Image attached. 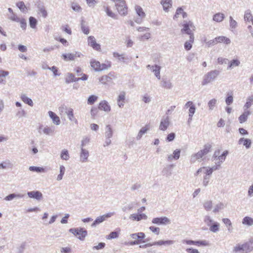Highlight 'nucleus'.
<instances>
[{"instance_id":"nucleus-23","label":"nucleus","mask_w":253,"mask_h":253,"mask_svg":"<svg viewBox=\"0 0 253 253\" xmlns=\"http://www.w3.org/2000/svg\"><path fill=\"white\" fill-rule=\"evenodd\" d=\"M228 66L227 69H231L235 67L239 66L240 64V61L237 59H234L228 63Z\"/></svg>"},{"instance_id":"nucleus-48","label":"nucleus","mask_w":253,"mask_h":253,"mask_svg":"<svg viewBox=\"0 0 253 253\" xmlns=\"http://www.w3.org/2000/svg\"><path fill=\"white\" fill-rule=\"evenodd\" d=\"M217 103V100L216 99H212L210 100L208 103V107L210 110H212Z\"/></svg>"},{"instance_id":"nucleus-57","label":"nucleus","mask_w":253,"mask_h":253,"mask_svg":"<svg viewBox=\"0 0 253 253\" xmlns=\"http://www.w3.org/2000/svg\"><path fill=\"white\" fill-rule=\"evenodd\" d=\"M228 151L226 150V151H224L221 155H219V156L218 157L217 160H219L221 162L223 163L225 161L226 157L227 155H228Z\"/></svg>"},{"instance_id":"nucleus-27","label":"nucleus","mask_w":253,"mask_h":253,"mask_svg":"<svg viewBox=\"0 0 253 253\" xmlns=\"http://www.w3.org/2000/svg\"><path fill=\"white\" fill-rule=\"evenodd\" d=\"M204 156H205L202 151H199L197 153L192 155L191 157V162L192 163L195 162L196 161L202 158Z\"/></svg>"},{"instance_id":"nucleus-26","label":"nucleus","mask_w":253,"mask_h":253,"mask_svg":"<svg viewBox=\"0 0 253 253\" xmlns=\"http://www.w3.org/2000/svg\"><path fill=\"white\" fill-rule=\"evenodd\" d=\"M21 99L26 104H28L30 106H33L32 100L28 97L25 94H22L20 96Z\"/></svg>"},{"instance_id":"nucleus-29","label":"nucleus","mask_w":253,"mask_h":253,"mask_svg":"<svg viewBox=\"0 0 253 253\" xmlns=\"http://www.w3.org/2000/svg\"><path fill=\"white\" fill-rule=\"evenodd\" d=\"M135 10L139 17H140L141 18H144L146 14L141 6L139 5H136L135 6Z\"/></svg>"},{"instance_id":"nucleus-53","label":"nucleus","mask_w":253,"mask_h":253,"mask_svg":"<svg viewBox=\"0 0 253 253\" xmlns=\"http://www.w3.org/2000/svg\"><path fill=\"white\" fill-rule=\"evenodd\" d=\"M71 7H72V9L76 12H79L81 11V10H82L81 7L80 6V5L79 4H78L77 3H76V2L72 3Z\"/></svg>"},{"instance_id":"nucleus-58","label":"nucleus","mask_w":253,"mask_h":253,"mask_svg":"<svg viewBox=\"0 0 253 253\" xmlns=\"http://www.w3.org/2000/svg\"><path fill=\"white\" fill-rule=\"evenodd\" d=\"M84 21L83 20L81 23V29L83 32L85 34L88 35L89 33V30L87 27H86L84 24Z\"/></svg>"},{"instance_id":"nucleus-61","label":"nucleus","mask_w":253,"mask_h":253,"mask_svg":"<svg viewBox=\"0 0 253 253\" xmlns=\"http://www.w3.org/2000/svg\"><path fill=\"white\" fill-rule=\"evenodd\" d=\"M252 17H253V16L252 15L251 11L249 10H247L245 13L244 20L245 21H250Z\"/></svg>"},{"instance_id":"nucleus-22","label":"nucleus","mask_w":253,"mask_h":253,"mask_svg":"<svg viewBox=\"0 0 253 253\" xmlns=\"http://www.w3.org/2000/svg\"><path fill=\"white\" fill-rule=\"evenodd\" d=\"M194 36L189 37V40L184 43V48L187 50H189L192 47V43L194 42Z\"/></svg>"},{"instance_id":"nucleus-50","label":"nucleus","mask_w":253,"mask_h":253,"mask_svg":"<svg viewBox=\"0 0 253 253\" xmlns=\"http://www.w3.org/2000/svg\"><path fill=\"white\" fill-rule=\"evenodd\" d=\"M29 24H30V27L32 28H33V29L35 28L36 27V25L37 24V19L33 17H32V16L30 17L29 18Z\"/></svg>"},{"instance_id":"nucleus-25","label":"nucleus","mask_w":253,"mask_h":253,"mask_svg":"<svg viewBox=\"0 0 253 253\" xmlns=\"http://www.w3.org/2000/svg\"><path fill=\"white\" fill-rule=\"evenodd\" d=\"M217 43L223 42L226 44L230 43V40L224 36H219L216 38Z\"/></svg>"},{"instance_id":"nucleus-20","label":"nucleus","mask_w":253,"mask_h":253,"mask_svg":"<svg viewBox=\"0 0 253 253\" xmlns=\"http://www.w3.org/2000/svg\"><path fill=\"white\" fill-rule=\"evenodd\" d=\"M161 85L163 87L168 89H171L173 86L170 81L167 80L166 79H162Z\"/></svg>"},{"instance_id":"nucleus-32","label":"nucleus","mask_w":253,"mask_h":253,"mask_svg":"<svg viewBox=\"0 0 253 253\" xmlns=\"http://www.w3.org/2000/svg\"><path fill=\"white\" fill-rule=\"evenodd\" d=\"M250 114V112L249 111H245L243 114H242L239 117V121L240 123H243L245 122L248 119V116Z\"/></svg>"},{"instance_id":"nucleus-56","label":"nucleus","mask_w":253,"mask_h":253,"mask_svg":"<svg viewBox=\"0 0 253 253\" xmlns=\"http://www.w3.org/2000/svg\"><path fill=\"white\" fill-rule=\"evenodd\" d=\"M16 6L23 12H25L26 11V10L27 9L26 7L24 2L22 1L17 2L16 3Z\"/></svg>"},{"instance_id":"nucleus-55","label":"nucleus","mask_w":253,"mask_h":253,"mask_svg":"<svg viewBox=\"0 0 253 253\" xmlns=\"http://www.w3.org/2000/svg\"><path fill=\"white\" fill-rule=\"evenodd\" d=\"M225 207V206L223 203H219L216 205L214 209L213 210V212H217L219 211L220 210L223 209Z\"/></svg>"},{"instance_id":"nucleus-36","label":"nucleus","mask_w":253,"mask_h":253,"mask_svg":"<svg viewBox=\"0 0 253 253\" xmlns=\"http://www.w3.org/2000/svg\"><path fill=\"white\" fill-rule=\"evenodd\" d=\"M38 8L40 13H42V16L45 18L47 15V13L43 4L39 3L38 5Z\"/></svg>"},{"instance_id":"nucleus-15","label":"nucleus","mask_w":253,"mask_h":253,"mask_svg":"<svg viewBox=\"0 0 253 253\" xmlns=\"http://www.w3.org/2000/svg\"><path fill=\"white\" fill-rule=\"evenodd\" d=\"M27 195L30 198L35 199L39 201L41 200L42 198V193L39 191L28 192Z\"/></svg>"},{"instance_id":"nucleus-16","label":"nucleus","mask_w":253,"mask_h":253,"mask_svg":"<svg viewBox=\"0 0 253 253\" xmlns=\"http://www.w3.org/2000/svg\"><path fill=\"white\" fill-rule=\"evenodd\" d=\"M129 219L132 220L140 221L142 219H147V216L145 213L131 214L129 216Z\"/></svg>"},{"instance_id":"nucleus-1","label":"nucleus","mask_w":253,"mask_h":253,"mask_svg":"<svg viewBox=\"0 0 253 253\" xmlns=\"http://www.w3.org/2000/svg\"><path fill=\"white\" fill-rule=\"evenodd\" d=\"M219 71L217 70L211 71L206 74L203 78L202 85H206L213 82L219 75Z\"/></svg>"},{"instance_id":"nucleus-14","label":"nucleus","mask_w":253,"mask_h":253,"mask_svg":"<svg viewBox=\"0 0 253 253\" xmlns=\"http://www.w3.org/2000/svg\"><path fill=\"white\" fill-rule=\"evenodd\" d=\"M98 109L109 112L111 111V107L107 101L102 100L99 104Z\"/></svg>"},{"instance_id":"nucleus-63","label":"nucleus","mask_w":253,"mask_h":253,"mask_svg":"<svg viewBox=\"0 0 253 253\" xmlns=\"http://www.w3.org/2000/svg\"><path fill=\"white\" fill-rule=\"evenodd\" d=\"M126 93L125 91H122L119 95L117 98V102H124L125 100Z\"/></svg>"},{"instance_id":"nucleus-17","label":"nucleus","mask_w":253,"mask_h":253,"mask_svg":"<svg viewBox=\"0 0 253 253\" xmlns=\"http://www.w3.org/2000/svg\"><path fill=\"white\" fill-rule=\"evenodd\" d=\"M160 3L163 6V10L168 12L169 9L172 7V0H161Z\"/></svg>"},{"instance_id":"nucleus-35","label":"nucleus","mask_w":253,"mask_h":253,"mask_svg":"<svg viewBox=\"0 0 253 253\" xmlns=\"http://www.w3.org/2000/svg\"><path fill=\"white\" fill-rule=\"evenodd\" d=\"M242 224L248 226L253 225V218L249 216H246L243 219Z\"/></svg>"},{"instance_id":"nucleus-43","label":"nucleus","mask_w":253,"mask_h":253,"mask_svg":"<svg viewBox=\"0 0 253 253\" xmlns=\"http://www.w3.org/2000/svg\"><path fill=\"white\" fill-rule=\"evenodd\" d=\"M244 248V251L246 253H249L253 250V245L251 244L249 242H247L245 244H243Z\"/></svg>"},{"instance_id":"nucleus-42","label":"nucleus","mask_w":253,"mask_h":253,"mask_svg":"<svg viewBox=\"0 0 253 253\" xmlns=\"http://www.w3.org/2000/svg\"><path fill=\"white\" fill-rule=\"evenodd\" d=\"M211 147L212 146L211 144L209 143L206 144L204 146L203 149L201 150L200 151H202L204 155H206L210 152Z\"/></svg>"},{"instance_id":"nucleus-47","label":"nucleus","mask_w":253,"mask_h":253,"mask_svg":"<svg viewBox=\"0 0 253 253\" xmlns=\"http://www.w3.org/2000/svg\"><path fill=\"white\" fill-rule=\"evenodd\" d=\"M98 96L95 95L89 96L87 99V104L89 105L93 104L97 100Z\"/></svg>"},{"instance_id":"nucleus-33","label":"nucleus","mask_w":253,"mask_h":253,"mask_svg":"<svg viewBox=\"0 0 253 253\" xmlns=\"http://www.w3.org/2000/svg\"><path fill=\"white\" fill-rule=\"evenodd\" d=\"M90 65L95 71H100V63L99 61L91 60L90 61Z\"/></svg>"},{"instance_id":"nucleus-34","label":"nucleus","mask_w":253,"mask_h":253,"mask_svg":"<svg viewBox=\"0 0 253 253\" xmlns=\"http://www.w3.org/2000/svg\"><path fill=\"white\" fill-rule=\"evenodd\" d=\"M29 169L31 171H35L39 173L45 172V170L43 168L39 167L30 166L29 168Z\"/></svg>"},{"instance_id":"nucleus-4","label":"nucleus","mask_w":253,"mask_h":253,"mask_svg":"<svg viewBox=\"0 0 253 253\" xmlns=\"http://www.w3.org/2000/svg\"><path fill=\"white\" fill-rule=\"evenodd\" d=\"M130 236L131 238L134 239V241H130L129 242H125V245L132 246L139 244L141 241L145 238V235L143 232H138L131 234L130 235Z\"/></svg>"},{"instance_id":"nucleus-31","label":"nucleus","mask_w":253,"mask_h":253,"mask_svg":"<svg viewBox=\"0 0 253 253\" xmlns=\"http://www.w3.org/2000/svg\"><path fill=\"white\" fill-rule=\"evenodd\" d=\"M79 81L78 78H76L72 73H68L67 78L66 79V83L68 84L71 82H76Z\"/></svg>"},{"instance_id":"nucleus-46","label":"nucleus","mask_w":253,"mask_h":253,"mask_svg":"<svg viewBox=\"0 0 253 253\" xmlns=\"http://www.w3.org/2000/svg\"><path fill=\"white\" fill-rule=\"evenodd\" d=\"M60 157L64 160H68L70 156L68 150L66 149L63 150L61 151Z\"/></svg>"},{"instance_id":"nucleus-30","label":"nucleus","mask_w":253,"mask_h":253,"mask_svg":"<svg viewBox=\"0 0 253 253\" xmlns=\"http://www.w3.org/2000/svg\"><path fill=\"white\" fill-rule=\"evenodd\" d=\"M24 197V195L21 194H16L15 193L10 194L9 195L6 196L4 198V200L6 201H11L15 198H22Z\"/></svg>"},{"instance_id":"nucleus-10","label":"nucleus","mask_w":253,"mask_h":253,"mask_svg":"<svg viewBox=\"0 0 253 253\" xmlns=\"http://www.w3.org/2000/svg\"><path fill=\"white\" fill-rule=\"evenodd\" d=\"M170 125V120L168 116H163L161 119L159 126V129L165 131Z\"/></svg>"},{"instance_id":"nucleus-2","label":"nucleus","mask_w":253,"mask_h":253,"mask_svg":"<svg viewBox=\"0 0 253 253\" xmlns=\"http://www.w3.org/2000/svg\"><path fill=\"white\" fill-rule=\"evenodd\" d=\"M183 28L181 29L180 32L182 34H186L189 35V37H192L194 35V31L195 30V27L191 21H184L182 24Z\"/></svg>"},{"instance_id":"nucleus-44","label":"nucleus","mask_w":253,"mask_h":253,"mask_svg":"<svg viewBox=\"0 0 253 253\" xmlns=\"http://www.w3.org/2000/svg\"><path fill=\"white\" fill-rule=\"evenodd\" d=\"M112 81V78L108 75H104L102 76L99 81L103 84H106L108 82H110Z\"/></svg>"},{"instance_id":"nucleus-7","label":"nucleus","mask_w":253,"mask_h":253,"mask_svg":"<svg viewBox=\"0 0 253 253\" xmlns=\"http://www.w3.org/2000/svg\"><path fill=\"white\" fill-rule=\"evenodd\" d=\"M114 212H111L107 213L105 214H104L102 216H99L97 217L96 219L94 221V222L92 223V227H95L96 225L99 224V223L105 221L107 218L111 217L113 215H114Z\"/></svg>"},{"instance_id":"nucleus-6","label":"nucleus","mask_w":253,"mask_h":253,"mask_svg":"<svg viewBox=\"0 0 253 253\" xmlns=\"http://www.w3.org/2000/svg\"><path fill=\"white\" fill-rule=\"evenodd\" d=\"M117 9L121 15H126L127 13V7L125 0L121 1L115 4Z\"/></svg>"},{"instance_id":"nucleus-12","label":"nucleus","mask_w":253,"mask_h":253,"mask_svg":"<svg viewBox=\"0 0 253 253\" xmlns=\"http://www.w3.org/2000/svg\"><path fill=\"white\" fill-rule=\"evenodd\" d=\"M89 152L85 148H81V152L80 153V161L81 163H85L88 161L89 157Z\"/></svg>"},{"instance_id":"nucleus-8","label":"nucleus","mask_w":253,"mask_h":253,"mask_svg":"<svg viewBox=\"0 0 253 253\" xmlns=\"http://www.w3.org/2000/svg\"><path fill=\"white\" fill-rule=\"evenodd\" d=\"M153 224L160 225H167L171 223L170 220L166 216L154 218L152 220Z\"/></svg>"},{"instance_id":"nucleus-21","label":"nucleus","mask_w":253,"mask_h":253,"mask_svg":"<svg viewBox=\"0 0 253 253\" xmlns=\"http://www.w3.org/2000/svg\"><path fill=\"white\" fill-rule=\"evenodd\" d=\"M242 143L243 144L247 149H249L251 147L252 141L248 138H241L239 140V144H241Z\"/></svg>"},{"instance_id":"nucleus-13","label":"nucleus","mask_w":253,"mask_h":253,"mask_svg":"<svg viewBox=\"0 0 253 253\" xmlns=\"http://www.w3.org/2000/svg\"><path fill=\"white\" fill-rule=\"evenodd\" d=\"M147 68L148 69H150L154 73L155 76L158 79L160 80L161 79L160 71L161 67L160 66L157 65H154L153 66L148 65L147 66Z\"/></svg>"},{"instance_id":"nucleus-54","label":"nucleus","mask_w":253,"mask_h":253,"mask_svg":"<svg viewBox=\"0 0 253 253\" xmlns=\"http://www.w3.org/2000/svg\"><path fill=\"white\" fill-rule=\"evenodd\" d=\"M233 102V97L232 93L229 94V93H228L227 94V97L225 99V102L226 104L227 105H231Z\"/></svg>"},{"instance_id":"nucleus-60","label":"nucleus","mask_w":253,"mask_h":253,"mask_svg":"<svg viewBox=\"0 0 253 253\" xmlns=\"http://www.w3.org/2000/svg\"><path fill=\"white\" fill-rule=\"evenodd\" d=\"M150 129V124H146L144 127H142L139 131L142 134H144L147 131Z\"/></svg>"},{"instance_id":"nucleus-40","label":"nucleus","mask_w":253,"mask_h":253,"mask_svg":"<svg viewBox=\"0 0 253 253\" xmlns=\"http://www.w3.org/2000/svg\"><path fill=\"white\" fill-rule=\"evenodd\" d=\"M219 224L216 222H214L212 225L210 226V230L211 231L215 233L219 230Z\"/></svg>"},{"instance_id":"nucleus-39","label":"nucleus","mask_w":253,"mask_h":253,"mask_svg":"<svg viewBox=\"0 0 253 253\" xmlns=\"http://www.w3.org/2000/svg\"><path fill=\"white\" fill-rule=\"evenodd\" d=\"M120 230L119 229L118 231H115L113 232H111L107 237V239L108 240H111L113 239L117 238L119 237V235L120 234Z\"/></svg>"},{"instance_id":"nucleus-24","label":"nucleus","mask_w":253,"mask_h":253,"mask_svg":"<svg viewBox=\"0 0 253 253\" xmlns=\"http://www.w3.org/2000/svg\"><path fill=\"white\" fill-rule=\"evenodd\" d=\"M113 135V129L111 126L108 125L105 127V137L112 138Z\"/></svg>"},{"instance_id":"nucleus-28","label":"nucleus","mask_w":253,"mask_h":253,"mask_svg":"<svg viewBox=\"0 0 253 253\" xmlns=\"http://www.w3.org/2000/svg\"><path fill=\"white\" fill-rule=\"evenodd\" d=\"M224 17H224V14H223L222 13L218 12V13L215 14L213 16L212 19L213 21H214L215 22H220L223 20V19H224Z\"/></svg>"},{"instance_id":"nucleus-19","label":"nucleus","mask_w":253,"mask_h":253,"mask_svg":"<svg viewBox=\"0 0 253 253\" xmlns=\"http://www.w3.org/2000/svg\"><path fill=\"white\" fill-rule=\"evenodd\" d=\"M61 58L66 62L70 61H74L76 58V55L74 53H63L61 55Z\"/></svg>"},{"instance_id":"nucleus-62","label":"nucleus","mask_w":253,"mask_h":253,"mask_svg":"<svg viewBox=\"0 0 253 253\" xmlns=\"http://www.w3.org/2000/svg\"><path fill=\"white\" fill-rule=\"evenodd\" d=\"M204 222L206 223V224L208 226H210L211 223H213V220L211 219V218L209 216L206 215L204 218Z\"/></svg>"},{"instance_id":"nucleus-5","label":"nucleus","mask_w":253,"mask_h":253,"mask_svg":"<svg viewBox=\"0 0 253 253\" xmlns=\"http://www.w3.org/2000/svg\"><path fill=\"white\" fill-rule=\"evenodd\" d=\"M69 232L75 236H78V238L81 241H84L87 234V231L82 228H71Z\"/></svg>"},{"instance_id":"nucleus-37","label":"nucleus","mask_w":253,"mask_h":253,"mask_svg":"<svg viewBox=\"0 0 253 253\" xmlns=\"http://www.w3.org/2000/svg\"><path fill=\"white\" fill-rule=\"evenodd\" d=\"M229 26L230 29L231 31H233V30L236 29L238 26L237 22L233 19L232 16L229 17Z\"/></svg>"},{"instance_id":"nucleus-49","label":"nucleus","mask_w":253,"mask_h":253,"mask_svg":"<svg viewBox=\"0 0 253 253\" xmlns=\"http://www.w3.org/2000/svg\"><path fill=\"white\" fill-rule=\"evenodd\" d=\"M174 166L173 165H170L167 168H165L162 170V173L164 175L169 176L171 175V172L169 171V169L172 168Z\"/></svg>"},{"instance_id":"nucleus-52","label":"nucleus","mask_w":253,"mask_h":253,"mask_svg":"<svg viewBox=\"0 0 253 253\" xmlns=\"http://www.w3.org/2000/svg\"><path fill=\"white\" fill-rule=\"evenodd\" d=\"M67 115L69 119L71 121H75V122H77V120L75 118L73 113V110L72 108H70L67 113Z\"/></svg>"},{"instance_id":"nucleus-59","label":"nucleus","mask_w":253,"mask_h":253,"mask_svg":"<svg viewBox=\"0 0 253 253\" xmlns=\"http://www.w3.org/2000/svg\"><path fill=\"white\" fill-rule=\"evenodd\" d=\"M194 245L206 246H209V243L206 240L194 241Z\"/></svg>"},{"instance_id":"nucleus-9","label":"nucleus","mask_w":253,"mask_h":253,"mask_svg":"<svg viewBox=\"0 0 253 253\" xmlns=\"http://www.w3.org/2000/svg\"><path fill=\"white\" fill-rule=\"evenodd\" d=\"M88 44L96 51H101V45L96 42L95 38L92 36H89L87 39Z\"/></svg>"},{"instance_id":"nucleus-64","label":"nucleus","mask_w":253,"mask_h":253,"mask_svg":"<svg viewBox=\"0 0 253 253\" xmlns=\"http://www.w3.org/2000/svg\"><path fill=\"white\" fill-rule=\"evenodd\" d=\"M180 150L179 149H177L175 150H174L173 152V159L174 160H178L180 157Z\"/></svg>"},{"instance_id":"nucleus-41","label":"nucleus","mask_w":253,"mask_h":253,"mask_svg":"<svg viewBox=\"0 0 253 253\" xmlns=\"http://www.w3.org/2000/svg\"><path fill=\"white\" fill-rule=\"evenodd\" d=\"M42 131L43 133L46 135H52L54 133V129L53 127L46 126L42 129Z\"/></svg>"},{"instance_id":"nucleus-51","label":"nucleus","mask_w":253,"mask_h":253,"mask_svg":"<svg viewBox=\"0 0 253 253\" xmlns=\"http://www.w3.org/2000/svg\"><path fill=\"white\" fill-rule=\"evenodd\" d=\"M90 141V138L88 137H84L81 141V144L80 145V148H84V147Z\"/></svg>"},{"instance_id":"nucleus-38","label":"nucleus","mask_w":253,"mask_h":253,"mask_svg":"<svg viewBox=\"0 0 253 253\" xmlns=\"http://www.w3.org/2000/svg\"><path fill=\"white\" fill-rule=\"evenodd\" d=\"M204 209L207 211H210L211 210L212 207V202L211 200L205 201L203 204Z\"/></svg>"},{"instance_id":"nucleus-11","label":"nucleus","mask_w":253,"mask_h":253,"mask_svg":"<svg viewBox=\"0 0 253 253\" xmlns=\"http://www.w3.org/2000/svg\"><path fill=\"white\" fill-rule=\"evenodd\" d=\"M175 241L173 240H160L157 242H154L152 243L146 244V248L151 247L154 245L163 246V245H171L174 243Z\"/></svg>"},{"instance_id":"nucleus-3","label":"nucleus","mask_w":253,"mask_h":253,"mask_svg":"<svg viewBox=\"0 0 253 253\" xmlns=\"http://www.w3.org/2000/svg\"><path fill=\"white\" fill-rule=\"evenodd\" d=\"M184 108L186 109L189 108L187 124L190 125L193 120V117L195 113L196 107L192 101H189L185 103Z\"/></svg>"},{"instance_id":"nucleus-45","label":"nucleus","mask_w":253,"mask_h":253,"mask_svg":"<svg viewBox=\"0 0 253 253\" xmlns=\"http://www.w3.org/2000/svg\"><path fill=\"white\" fill-rule=\"evenodd\" d=\"M253 103V95L249 96L247 99V102L244 105V108L247 109L250 108Z\"/></svg>"},{"instance_id":"nucleus-18","label":"nucleus","mask_w":253,"mask_h":253,"mask_svg":"<svg viewBox=\"0 0 253 253\" xmlns=\"http://www.w3.org/2000/svg\"><path fill=\"white\" fill-rule=\"evenodd\" d=\"M48 115L50 118L52 119L53 123L55 124L56 125H59L60 124V120L59 117L57 116V115L52 111H49L48 112Z\"/></svg>"}]
</instances>
